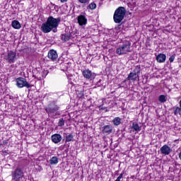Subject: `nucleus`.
I'll list each match as a JSON object with an SVG mask.
<instances>
[{
  "label": "nucleus",
  "instance_id": "dca6fc26",
  "mask_svg": "<svg viewBox=\"0 0 181 181\" xmlns=\"http://www.w3.org/2000/svg\"><path fill=\"white\" fill-rule=\"evenodd\" d=\"M131 128L132 129H134V131H135L136 132H139V131H141V129H142L136 122H134L132 123Z\"/></svg>",
  "mask_w": 181,
  "mask_h": 181
},
{
  "label": "nucleus",
  "instance_id": "a211bd4d",
  "mask_svg": "<svg viewBox=\"0 0 181 181\" xmlns=\"http://www.w3.org/2000/svg\"><path fill=\"white\" fill-rule=\"evenodd\" d=\"M50 165H57L59 163V158L53 156L49 159Z\"/></svg>",
  "mask_w": 181,
  "mask_h": 181
},
{
  "label": "nucleus",
  "instance_id": "f03ea898",
  "mask_svg": "<svg viewBox=\"0 0 181 181\" xmlns=\"http://www.w3.org/2000/svg\"><path fill=\"white\" fill-rule=\"evenodd\" d=\"M45 111L51 118H55L57 115H60V106L55 101H53L45 107Z\"/></svg>",
  "mask_w": 181,
  "mask_h": 181
},
{
  "label": "nucleus",
  "instance_id": "aec40b11",
  "mask_svg": "<svg viewBox=\"0 0 181 181\" xmlns=\"http://www.w3.org/2000/svg\"><path fill=\"white\" fill-rule=\"evenodd\" d=\"M66 142H73L74 136L73 134H68L65 136Z\"/></svg>",
  "mask_w": 181,
  "mask_h": 181
},
{
  "label": "nucleus",
  "instance_id": "423d86ee",
  "mask_svg": "<svg viewBox=\"0 0 181 181\" xmlns=\"http://www.w3.org/2000/svg\"><path fill=\"white\" fill-rule=\"evenodd\" d=\"M16 86L18 88H23V87H26V88H30L31 86L29 84L26 78L23 77H19L16 79Z\"/></svg>",
  "mask_w": 181,
  "mask_h": 181
},
{
  "label": "nucleus",
  "instance_id": "a878e982",
  "mask_svg": "<svg viewBox=\"0 0 181 181\" xmlns=\"http://www.w3.org/2000/svg\"><path fill=\"white\" fill-rule=\"evenodd\" d=\"M78 2H80V4H84L86 5L90 4V0H78Z\"/></svg>",
  "mask_w": 181,
  "mask_h": 181
},
{
  "label": "nucleus",
  "instance_id": "1a4fd4ad",
  "mask_svg": "<svg viewBox=\"0 0 181 181\" xmlns=\"http://www.w3.org/2000/svg\"><path fill=\"white\" fill-rule=\"evenodd\" d=\"M6 60L8 63H15V61L16 60V52L13 51L8 52Z\"/></svg>",
  "mask_w": 181,
  "mask_h": 181
},
{
  "label": "nucleus",
  "instance_id": "393cba45",
  "mask_svg": "<svg viewBox=\"0 0 181 181\" xmlns=\"http://www.w3.org/2000/svg\"><path fill=\"white\" fill-rule=\"evenodd\" d=\"M174 114H175V115H177V114H181V107H177L174 110Z\"/></svg>",
  "mask_w": 181,
  "mask_h": 181
},
{
  "label": "nucleus",
  "instance_id": "ddd939ff",
  "mask_svg": "<svg viewBox=\"0 0 181 181\" xmlns=\"http://www.w3.org/2000/svg\"><path fill=\"white\" fill-rule=\"evenodd\" d=\"M78 23L80 26L87 25V18L84 15H80L77 17Z\"/></svg>",
  "mask_w": 181,
  "mask_h": 181
},
{
  "label": "nucleus",
  "instance_id": "5701e85b",
  "mask_svg": "<svg viewBox=\"0 0 181 181\" xmlns=\"http://www.w3.org/2000/svg\"><path fill=\"white\" fill-rule=\"evenodd\" d=\"M158 101H160V103H166V96L164 95H160L158 97Z\"/></svg>",
  "mask_w": 181,
  "mask_h": 181
},
{
  "label": "nucleus",
  "instance_id": "cd10ccee",
  "mask_svg": "<svg viewBox=\"0 0 181 181\" xmlns=\"http://www.w3.org/2000/svg\"><path fill=\"white\" fill-rule=\"evenodd\" d=\"M123 176H124V173H122L115 181H121V179H122Z\"/></svg>",
  "mask_w": 181,
  "mask_h": 181
},
{
  "label": "nucleus",
  "instance_id": "f257e3e1",
  "mask_svg": "<svg viewBox=\"0 0 181 181\" xmlns=\"http://www.w3.org/2000/svg\"><path fill=\"white\" fill-rule=\"evenodd\" d=\"M62 19L60 18H54L53 16H49L47 19V21L42 24L41 30L43 33H50L52 32L54 33H57V28L60 24Z\"/></svg>",
  "mask_w": 181,
  "mask_h": 181
},
{
  "label": "nucleus",
  "instance_id": "9d476101",
  "mask_svg": "<svg viewBox=\"0 0 181 181\" xmlns=\"http://www.w3.org/2000/svg\"><path fill=\"white\" fill-rule=\"evenodd\" d=\"M48 59H50V60H52V62H56V60H57V52L54 49H50L48 52Z\"/></svg>",
  "mask_w": 181,
  "mask_h": 181
},
{
  "label": "nucleus",
  "instance_id": "b1692460",
  "mask_svg": "<svg viewBox=\"0 0 181 181\" xmlns=\"http://www.w3.org/2000/svg\"><path fill=\"white\" fill-rule=\"evenodd\" d=\"M58 127H64V119L61 118L58 122Z\"/></svg>",
  "mask_w": 181,
  "mask_h": 181
},
{
  "label": "nucleus",
  "instance_id": "6ab92c4d",
  "mask_svg": "<svg viewBox=\"0 0 181 181\" xmlns=\"http://www.w3.org/2000/svg\"><path fill=\"white\" fill-rule=\"evenodd\" d=\"M61 39L64 40V42H68V40H70V33L62 34Z\"/></svg>",
  "mask_w": 181,
  "mask_h": 181
},
{
  "label": "nucleus",
  "instance_id": "2eb2a0df",
  "mask_svg": "<svg viewBox=\"0 0 181 181\" xmlns=\"http://www.w3.org/2000/svg\"><path fill=\"white\" fill-rule=\"evenodd\" d=\"M156 61L158 63H165L166 62V54H158L156 55Z\"/></svg>",
  "mask_w": 181,
  "mask_h": 181
},
{
  "label": "nucleus",
  "instance_id": "4be33fe9",
  "mask_svg": "<svg viewBox=\"0 0 181 181\" xmlns=\"http://www.w3.org/2000/svg\"><path fill=\"white\" fill-rule=\"evenodd\" d=\"M95 8H97V4L94 2L90 3L88 6V9H91L92 11L95 9Z\"/></svg>",
  "mask_w": 181,
  "mask_h": 181
},
{
  "label": "nucleus",
  "instance_id": "7ed1b4c3",
  "mask_svg": "<svg viewBox=\"0 0 181 181\" xmlns=\"http://www.w3.org/2000/svg\"><path fill=\"white\" fill-rule=\"evenodd\" d=\"M127 13V9L124 7L120 6L117 8L113 15V21L115 23H121L124 18H125V14Z\"/></svg>",
  "mask_w": 181,
  "mask_h": 181
},
{
  "label": "nucleus",
  "instance_id": "72a5a7b5",
  "mask_svg": "<svg viewBox=\"0 0 181 181\" xmlns=\"http://www.w3.org/2000/svg\"><path fill=\"white\" fill-rule=\"evenodd\" d=\"M100 82H101V79H100V80H99V83H100Z\"/></svg>",
  "mask_w": 181,
  "mask_h": 181
},
{
  "label": "nucleus",
  "instance_id": "bb28decb",
  "mask_svg": "<svg viewBox=\"0 0 181 181\" xmlns=\"http://www.w3.org/2000/svg\"><path fill=\"white\" fill-rule=\"evenodd\" d=\"M176 54H173L172 55L170 58H169V62L170 63H173V62H175V57Z\"/></svg>",
  "mask_w": 181,
  "mask_h": 181
},
{
  "label": "nucleus",
  "instance_id": "f8f14e48",
  "mask_svg": "<svg viewBox=\"0 0 181 181\" xmlns=\"http://www.w3.org/2000/svg\"><path fill=\"white\" fill-rule=\"evenodd\" d=\"M160 153L162 155H170V152H172V149H170V147H169V146L168 145H164L163 146L160 148Z\"/></svg>",
  "mask_w": 181,
  "mask_h": 181
},
{
  "label": "nucleus",
  "instance_id": "f3484780",
  "mask_svg": "<svg viewBox=\"0 0 181 181\" xmlns=\"http://www.w3.org/2000/svg\"><path fill=\"white\" fill-rule=\"evenodd\" d=\"M11 26L13 28V29H21V28H22L21 23L16 20H14L11 22Z\"/></svg>",
  "mask_w": 181,
  "mask_h": 181
},
{
  "label": "nucleus",
  "instance_id": "0eeeda50",
  "mask_svg": "<svg viewBox=\"0 0 181 181\" xmlns=\"http://www.w3.org/2000/svg\"><path fill=\"white\" fill-rule=\"evenodd\" d=\"M139 73H141V70L139 69H136L133 72H131L127 78L125 79V81H136V78L139 77Z\"/></svg>",
  "mask_w": 181,
  "mask_h": 181
},
{
  "label": "nucleus",
  "instance_id": "39448f33",
  "mask_svg": "<svg viewBox=\"0 0 181 181\" xmlns=\"http://www.w3.org/2000/svg\"><path fill=\"white\" fill-rule=\"evenodd\" d=\"M131 52V42L129 41H127L124 44L119 45L117 49L116 53L119 56L122 54H127V53H129Z\"/></svg>",
  "mask_w": 181,
  "mask_h": 181
},
{
  "label": "nucleus",
  "instance_id": "9b49d317",
  "mask_svg": "<svg viewBox=\"0 0 181 181\" xmlns=\"http://www.w3.org/2000/svg\"><path fill=\"white\" fill-rule=\"evenodd\" d=\"M112 125L107 124L102 127L103 134H105V135H110V134H112Z\"/></svg>",
  "mask_w": 181,
  "mask_h": 181
},
{
  "label": "nucleus",
  "instance_id": "c756f323",
  "mask_svg": "<svg viewBox=\"0 0 181 181\" xmlns=\"http://www.w3.org/2000/svg\"><path fill=\"white\" fill-rule=\"evenodd\" d=\"M60 1V2H62V4H64V2H67L68 0H59Z\"/></svg>",
  "mask_w": 181,
  "mask_h": 181
},
{
  "label": "nucleus",
  "instance_id": "2f4dec72",
  "mask_svg": "<svg viewBox=\"0 0 181 181\" xmlns=\"http://www.w3.org/2000/svg\"><path fill=\"white\" fill-rule=\"evenodd\" d=\"M178 157H179V159H180V160H181V151L179 153V154H178Z\"/></svg>",
  "mask_w": 181,
  "mask_h": 181
},
{
  "label": "nucleus",
  "instance_id": "20e7f679",
  "mask_svg": "<svg viewBox=\"0 0 181 181\" xmlns=\"http://www.w3.org/2000/svg\"><path fill=\"white\" fill-rule=\"evenodd\" d=\"M11 181H21L23 179L24 173L23 169L21 167L16 168L11 171Z\"/></svg>",
  "mask_w": 181,
  "mask_h": 181
},
{
  "label": "nucleus",
  "instance_id": "c85d7f7f",
  "mask_svg": "<svg viewBox=\"0 0 181 181\" xmlns=\"http://www.w3.org/2000/svg\"><path fill=\"white\" fill-rule=\"evenodd\" d=\"M1 145H8V140L4 141Z\"/></svg>",
  "mask_w": 181,
  "mask_h": 181
},
{
  "label": "nucleus",
  "instance_id": "4468645a",
  "mask_svg": "<svg viewBox=\"0 0 181 181\" xmlns=\"http://www.w3.org/2000/svg\"><path fill=\"white\" fill-rule=\"evenodd\" d=\"M51 139L54 144H59V142H62V135L59 134H54L51 136Z\"/></svg>",
  "mask_w": 181,
  "mask_h": 181
},
{
  "label": "nucleus",
  "instance_id": "412c9836",
  "mask_svg": "<svg viewBox=\"0 0 181 181\" xmlns=\"http://www.w3.org/2000/svg\"><path fill=\"white\" fill-rule=\"evenodd\" d=\"M112 122H113L114 125L118 126V125H119V124H121V118L115 117L112 119Z\"/></svg>",
  "mask_w": 181,
  "mask_h": 181
},
{
  "label": "nucleus",
  "instance_id": "473e14b6",
  "mask_svg": "<svg viewBox=\"0 0 181 181\" xmlns=\"http://www.w3.org/2000/svg\"><path fill=\"white\" fill-rule=\"evenodd\" d=\"M3 153H8V151H3Z\"/></svg>",
  "mask_w": 181,
  "mask_h": 181
},
{
  "label": "nucleus",
  "instance_id": "6e6552de",
  "mask_svg": "<svg viewBox=\"0 0 181 181\" xmlns=\"http://www.w3.org/2000/svg\"><path fill=\"white\" fill-rule=\"evenodd\" d=\"M82 75L83 76L84 78L86 80H94L97 74L91 71L90 69H85L82 72Z\"/></svg>",
  "mask_w": 181,
  "mask_h": 181
},
{
  "label": "nucleus",
  "instance_id": "7c9ffc66",
  "mask_svg": "<svg viewBox=\"0 0 181 181\" xmlns=\"http://www.w3.org/2000/svg\"><path fill=\"white\" fill-rule=\"evenodd\" d=\"M99 108H100V110H105V107H103V105L99 106Z\"/></svg>",
  "mask_w": 181,
  "mask_h": 181
}]
</instances>
